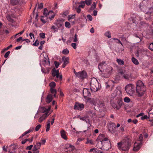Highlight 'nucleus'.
Wrapping results in <instances>:
<instances>
[{"label": "nucleus", "mask_w": 153, "mask_h": 153, "mask_svg": "<svg viewBox=\"0 0 153 153\" xmlns=\"http://www.w3.org/2000/svg\"><path fill=\"white\" fill-rule=\"evenodd\" d=\"M83 94L84 98L87 100V101H90L91 99L89 97L91 96V94L88 88H84L83 91Z\"/></svg>", "instance_id": "0eeeda50"}, {"label": "nucleus", "mask_w": 153, "mask_h": 153, "mask_svg": "<svg viewBox=\"0 0 153 153\" xmlns=\"http://www.w3.org/2000/svg\"><path fill=\"white\" fill-rule=\"evenodd\" d=\"M51 29L53 30L54 32H56L58 31V28L56 27L55 26L53 25L51 27Z\"/></svg>", "instance_id": "49530a36"}, {"label": "nucleus", "mask_w": 153, "mask_h": 153, "mask_svg": "<svg viewBox=\"0 0 153 153\" xmlns=\"http://www.w3.org/2000/svg\"><path fill=\"white\" fill-rule=\"evenodd\" d=\"M71 46L75 49L76 48V45L75 43H72L71 44Z\"/></svg>", "instance_id": "4d7b16f0"}, {"label": "nucleus", "mask_w": 153, "mask_h": 153, "mask_svg": "<svg viewBox=\"0 0 153 153\" xmlns=\"http://www.w3.org/2000/svg\"><path fill=\"white\" fill-rule=\"evenodd\" d=\"M85 3L84 1H81L80 3V4L79 5V7L83 8L85 5Z\"/></svg>", "instance_id": "ea45409f"}, {"label": "nucleus", "mask_w": 153, "mask_h": 153, "mask_svg": "<svg viewBox=\"0 0 153 153\" xmlns=\"http://www.w3.org/2000/svg\"><path fill=\"white\" fill-rule=\"evenodd\" d=\"M50 91L52 94H56V90L53 88H51Z\"/></svg>", "instance_id": "603ef678"}, {"label": "nucleus", "mask_w": 153, "mask_h": 153, "mask_svg": "<svg viewBox=\"0 0 153 153\" xmlns=\"http://www.w3.org/2000/svg\"><path fill=\"white\" fill-rule=\"evenodd\" d=\"M43 7V4L42 3H41L38 5V9H41Z\"/></svg>", "instance_id": "69168bd1"}, {"label": "nucleus", "mask_w": 153, "mask_h": 153, "mask_svg": "<svg viewBox=\"0 0 153 153\" xmlns=\"http://www.w3.org/2000/svg\"><path fill=\"white\" fill-rule=\"evenodd\" d=\"M78 40V39L77 38V35H76V34H75V35L74 36L73 42H76Z\"/></svg>", "instance_id": "5fc2aeb1"}, {"label": "nucleus", "mask_w": 153, "mask_h": 153, "mask_svg": "<svg viewBox=\"0 0 153 153\" xmlns=\"http://www.w3.org/2000/svg\"><path fill=\"white\" fill-rule=\"evenodd\" d=\"M149 49L152 51H153V42L151 43L149 47Z\"/></svg>", "instance_id": "13d9d810"}, {"label": "nucleus", "mask_w": 153, "mask_h": 153, "mask_svg": "<svg viewBox=\"0 0 153 153\" xmlns=\"http://www.w3.org/2000/svg\"><path fill=\"white\" fill-rule=\"evenodd\" d=\"M140 9L143 11H146V9H147V7L146 6H140Z\"/></svg>", "instance_id": "e2e57ef3"}, {"label": "nucleus", "mask_w": 153, "mask_h": 153, "mask_svg": "<svg viewBox=\"0 0 153 153\" xmlns=\"http://www.w3.org/2000/svg\"><path fill=\"white\" fill-rule=\"evenodd\" d=\"M6 18L9 21L12 23L13 22V20L9 15H7Z\"/></svg>", "instance_id": "72a5a7b5"}, {"label": "nucleus", "mask_w": 153, "mask_h": 153, "mask_svg": "<svg viewBox=\"0 0 153 153\" xmlns=\"http://www.w3.org/2000/svg\"><path fill=\"white\" fill-rule=\"evenodd\" d=\"M104 134H100L96 140V143L97 148L101 149L103 150H108L109 149L108 148L105 149L102 146V143L103 142L102 137H104Z\"/></svg>", "instance_id": "39448f33"}, {"label": "nucleus", "mask_w": 153, "mask_h": 153, "mask_svg": "<svg viewBox=\"0 0 153 153\" xmlns=\"http://www.w3.org/2000/svg\"><path fill=\"white\" fill-rule=\"evenodd\" d=\"M43 64L44 65H50V62L49 59L47 56H46L45 57H44L42 60Z\"/></svg>", "instance_id": "a211bd4d"}, {"label": "nucleus", "mask_w": 153, "mask_h": 153, "mask_svg": "<svg viewBox=\"0 0 153 153\" xmlns=\"http://www.w3.org/2000/svg\"><path fill=\"white\" fill-rule=\"evenodd\" d=\"M87 17L90 21H91L92 20L93 18L92 16L90 15H88L87 16Z\"/></svg>", "instance_id": "774afa93"}, {"label": "nucleus", "mask_w": 153, "mask_h": 153, "mask_svg": "<svg viewBox=\"0 0 153 153\" xmlns=\"http://www.w3.org/2000/svg\"><path fill=\"white\" fill-rule=\"evenodd\" d=\"M136 89L137 96L140 97L142 96L146 90V86L140 80H138L137 82Z\"/></svg>", "instance_id": "f03ea898"}, {"label": "nucleus", "mask_w": 153, "mask_h": 153, "mask_svg": "<svg viewBox=\"0 0 153 153\" xmlns=\"http://www.w3.org/2000/svg\"><path fill=\"white\" fill-rule=\"evenodd\" d=\"M120 75L124 79H128L131 76L129 73L125 70H121L119 72Z\"/></svg>", "instance_id": "1a4fd4ad"}, {"label": "nucleus", "mask_w": 153, "mask_h": 153, "mask_svg": "<svg viewBox=\"0 0 153 153\" xmlns=\"http://www.w3.org/2000/svg\"><path fill=\"white\" fill-rule=\"evenodd\" d=\"M41 38L44 39L45 38V34L44 33H41L39 34Z\"/></svg>", "instance_id": "680f3d73"}, {"label": "nucleus", "mask_w": 153, "mask_h": 153, "mask_svg": "<svg viewBox=\"0 0 153 153\" xmlns=\"http://www.w3.org/2000/svg\"><path fill=\"white\" fill-rule=\"evenodd\" d=\"M54 64H55L56 68H57L59 65V62H58L57 61H55L54 62Z\"/></svg>", "instance_id": "052dcab7"}, {"label": "nucleus", "mask_w": 153, "mask_h": 153, "mask_svg": "<svg viewBox=\"0 0 153 153\" xmlns=\"http://www.w3.org/2000/svg\"><path fill=\"white\" fill-rule=\"evenodd\" d=\"M135 19H136V20H135V21H136V22H135V23H137V22L138 21H139V22H141L142 21V18L140 17V16H137L136 17H135Z\"/></svg>", "instance_id": "2f4dec72"}, {"label": "nucleus", "mask_w": 153, "mask_h": 153, "mask_svg": "<svg viewBox=\"0 0 153 153\" xmlns=\"http://www.w3.org/2000/svg\"><path fill=\"white\" fill-rule=\"evenodd\" d=\"M75 75L81 79H83L85 78L87 76V74L85 71L82 72H75Z\"/></svg>", "instance_id": "9d476101"}, {"label": "nucleus", "mask_w": 153, "mask_h": 153, "mask_svg": "<svg viewBox=\"0 0 153 153\" xmlns=\"http://www.w3.org/2000/svg\"><path fill=\"white\" fill-rule=\"evenodd\" d=\"M114 40H117V41H116V42L117 43H120V44H121V45H122V46H123V44L118 39H117V38H114L113 39Z\"/></svg>", "instance_id": "6e6d98bb"}, {"label": "nucleus", "mask_w": 153, "mask_h": 153, "mask_svg": "<svg viewBox=\"0 0 153 153\" xmlns=\"http://www.w3.org/2000/svg\"><path fill=\"white\" fill-rule=\"evenodd\" d=\"M124 101L125 102H129L130 101V99L128 97H126L124 98Z\"/></svg>", "instance_id": "09e8293b"}, {"label": "nucleus", "mask_w": 153, "mask_h": 153, "mask_svg": "<svg viewBox=\"0 0 153 153\" xmlns=\"http://www.w3.org/2000/svg\"><path fill=\"white\" fill-rule=\"evenodd\" d=\"M93 150H94V152L97 153H103L100 150H98L96 148H92L91 149H90V152H92V151H93Z\"/></svg>", "instance_id": "cd10ccee"}, {"label": "nucleus", "mask_w": 153, "mask_h": 153, "mask_svg": "<svg viewBox=\"0 0 153 153\" xmlns=\"http://www.w3.org/2000/svg\"><path fill=\"white\" fill-rule=\"evenodd\" d=\"M62 59L64 62L62 66L63 68H64L69 63V58L68 57H65L64 56L62 57Z\"/></svg>", "instance_id": "dca6fc26"}, {"label": "nucleus", "mask_w": 153, "mask_h": 153, "mask_svg": "<svg viewBox=\"0 0 153 153\" xmlns=\"http://www.w3.org/2000/svg\"><path fill=\"white\" fill-rule=\"evenodd\" d=\"M153 14V13H151L149 12H147L145 15L146 19V20H149L151 19V16Z\"/></svg>", "instance_id": "b1692460"}, {"label": "nucleus", "mask_w": 153, "mask_h": 153, "mask_svg": "<svg viewBox=\"0 0 153 153\" xmlns=\"http://www.w3.org/2000/svg\"><path fill=\"white\" fill-rule=\"evenodd\" d=\"M59 72L58 70H56L55 68H53L52 70V75L53 76H56L57 74H58Z\"/></svg>", "instance_id": "a878e982"}, {"label": "nucleus", "mask_w": 153, "mask_h": 153, "mask_svg": "<svg viewBox=\"0 0 153 153\" xmlns=\"http://www.w3.org/2000/svg\"><path fill=\"white\" fill-rule=\"evenodd\" d=\"M56 78L57 79H58L59 80H60V81L62 80V75H59V72L58 73V74H57L56 75Z\"/></svg>", "instance_id": "79ce46f5"}, {"label": "nucleus", "mask_w": 153, "mask_h": 153, "mask_svg": "<svg viewBox=\"0 0 153 153\" xmlns=\"http://www.w3.org/2000/svg\"><path fill=\"white\" fill-rule=\"evenodd\" d=\"M48 115L47 114V113H45L42 116L40 117L39 120V123H41L43 120H45L48 117Z\"/></svg>", "instance_id": "aec40b11"}, {"label": "nucleus", "mask_w": 153, "mask_h": 153, "mask_svg": "<svg viewBox=\"0 0 153 153\" xmlns=\"http://www.w3.org/2000/svg\"><path fill=\"white\" fill-rule=\"evenodd\" d=\"M131 140L126 138L121 142L118 143L117 147L119 149L124 151H128L131 146Z\"/></svg>", "instance_id": "f257e3e1"}, {"label": "nucleus", "mask_w": 153, "mask_h": 153, "mask_svg": "<svg viewBox=\"0 0 153 153\" xmlns=\"http://www.w3.org/2000/svg\"><path fill=\"white\" fill-rule=\"evenodd\" d=\"M148 118V116L147 115H144L143 116L141 117V119L142 120H144L145 119H146Z\"/></svg>", "instance_id": "338daca9"}, {"label": "nucleus", "mask_w": 153, "mask_h": 153, "mask_svg": "<svg viewBox=\"0 0 153 153\" xmlns=\"http://www.w3.org/2000/svg\"><path fill=\"white\" fill-rule=\"evenodd\" d=\"M65 151L68 153L70 152L71 153L75 149V147L71 145H68L66 146Z\"/></svg>", "instance_id": "ddd939ff"}, {"label": "nucleus", "mask_w": 153, "mask_h": 153, "mask_svg": "<svg viewBox=\"0 0 153 153\" xmlns=\"http://www.w3.org/2000/svg\"><path fill=\"white\" fill-rule=\"evenodd\" d=\"M137 25L141 27L142 26H146L147 24L143 21L139 22H137Z\"/></svg>", "instance_id": "c85d7f7f"}, {"label": "nucleus", "mask_w": 153, "mask_h": 153, "mask_svg": "<svg viewBox=\"0 0 153 153\" xmlns=\"http://www.w3.org/2000/svg\"><path fill=\"white\" fill-rule=\"evenodd\" d=\"M131 60L133 63L136 65H137L139 64V62L138 60L135 58L133 57L131 59Z\"/></svg>", "instance_id": "7c9ffc66"}, {"label": "nucleus", "mask_w": 153, "mask_h": 153, "mask_svg": "<svg viewBox=\"0 0 153 153\" xmlns=\"http://www.w3.org/2000/svg\"><path fill=\"white\" fill-rule=\"evenodd\" d=\"M125 89L127 93L131 96L132 95L134 92V86L131 84H129L126 85Z\"/></svg>", "instance_id": "423d86ee"}, {"label": "nucleus", "mask_w": 153, "mask_h": 153, "mask_svg": "<svg viewBox=\"0 0 153 153\" xmlns=\"http://www.w3.org/2000/svg\"><path fill=\"white\" fill-rule=\"evenodd\" d=\"M105 63V62L104 61H102V62H101L100 64L99 65L98 68L100 71H101V70L100 69V68H102V67Z\"/></svg>", "instance_id": "4c0bfd02"}, {"label": "nucleus", "mask_w": 153, "mask_h": 153, "mask_svg": "<svg viewBox=\"0 0 153 153\" xmlns=\"http://www.w3.org/2000/svg\"><path fill=\"white\" fill-rule=\"evenodd\" d=\"M41 126L40 124H39L37 125L36 127L35 128V130L36 131H38L39 129L40 128Z\"/></svg>", "instance_id": "3c124183"}, {"label": "nucleus", "mask_w": 153, "mask_h": 153, "mask_svg": "<svg viewBox=\"0 0 153 153\" xmlns=\"http://www.w3.org/2000/svg\"><path fill=\"white\" fill-rule=\"evenodd\" d=\"M62 53L65 55L68 54L69 53V51L67 49H64L62 51Z\"/></svg>", "instance_id": "a18cd8bd"}, {"label": "nucleus", "mask_w": 153, "mask_h": 153, "mask_svg": "<svg viewBox=\"0 0 153 153\" xmlns=\"http://www.w3.org/2000/svg\"><path fill=\"white\" fill-rule=\"evenodd\" d=\"M39 44V42L38 40L36 39L35 42L33 44V45L35 46H37Z\"/></svg>", "instance_id": "864d4df0"}, {"label": "nucleus", "mask_w": 153, "mask_h": 153, "mask_svg": "<svg viewBox=\"0 0 153 153\" xmlns=\"http://www.w3.org/2000/svg\"><path fill=\"white\" fill-rule=\"evenodd\" d=\"M108 128L111 132L114 131L115 128V124L114 123H109L108 125Z\"/></svg>", "instance_id": "6ab92c4d"}, {"label": "nucleus", "mask_w": 153, "mask_h": 153, "mask_svg": "<svg viewBox=\"0 0 153 153\" xmlns=\"http://www.w3.org/2000/svg\"><path fill=\"white\" fill-rule=\"evenodd\" d=\"M55 86L56 84L54 82H51L49 84V86L51 88H54L55 87Z\"/></svg>", "instance_id": "a19ab883"}, {"label": "nucleus", "mask_w": 153, "mask_h": 153, "mask_svg": "<svg viewBox=\"0 0 153 153\" xmlns=\"http://www.w3.org/2000/svg\"><path fill=\"white\" fill-rule=\"evenodd\" d=\"M75 17V14L74 15H70L68 17V20L70 22H71V19H74Z\"/></svg>", "instance_id": "c756f323"}, {"label": "nucleus", "mask_w": 153, "mask_h": 153, "mask_svg": "<svg viewBox=\"0 0 153 153\" xmlns=\"http://www.w3.org/2000/svg\"><path fill=\"white\" fill-rule=\"evenodd\" d=\"M96 3L95 2H94L90 7V10H93L96 7Z\"/></svg>", "instance_id": "c03bdc74"}, {"label": "nucleus", "mask_w": 153, "mask_h": 153, "mask_svg": "<svg viewBox=\"0 0 153 153\" xmlns=\"http://www.w3.org/2000/svg\"><path fill=\"white\" fill-rule=\"evenodd\" d=\"M84 108V105L82 103H80L78 102H76L74 106L75 110H81Z\"/></svg>", "instance_id": "9b49d317"}, {"label": "nucleus", "mask_w": 153, "mask_h": 153, "mask_svg": "<svg viewBox=\"0 0 153 153\" xmlns=\"http://www.w3.org/2000/svg\"><path fill=\"white\" fill-rule=\"evenodd\" d=\"M113 72L112 68L111 66L108 67L107 69L106 73L107 74V75H105L104 74L103 75H102V76H103L105 78H108L109 77L110 75L112 74Z\"/></svg>", "instance_id": "f8f14e48"}, {"label": "nucleus", "mask_w": 153, "mask_h": 153, "mask_svg": "<svg viewBox=\"0 0 153 153\" xmlns=\"http://www.w3.org/2000/svg\"><path fill=\"white\" fill-rule=\"evenodd\" d=\"M34 129V128L33 127H31L28 130L25 132V133L22 135L21 137H23L25 135L33 131Z\"/></svg>", "instance_id": "5701e85b"}, {"label": "nucleus", "mask_w": 153, "mask_h": 153, "mask_svg": "<svg viewBox=\"0 0 153 153\" xmlns=\"http://www.w3.org/2000/svg\"><path fill=\"white\" fill-rule=\"evenodd\" d=\"M105 36L108 37V38H111V34L109 31H108L106 32L105 33Z\"/></svg>", "instance_id": "58836bf2"}, {"label": "nucleus", "mask_w": 153, "mask_h": 153, "mask_svg": "<svg viewBox=\"0 0 153 153\" xmlns=\"http://www.w3.org/2000/svg\"><path fill=\"white\" fill-rule=\"evenodd\" d=\"M10 2L13 5H15L19 3V0H10Z\"/></svg>", "instance_id": "bb28decb"}, {"label": "nucleus", "mask_w": 153, "mask_h": 153, "mask_svg": "<svg viewBox=\"0 0 153 153\" xmlns=\"http://www.w3.org/2000/svg\"><path fill=\"white\" fill-rule=\"evenodd\" d=\"M142 144L143 143L142 142H140L139 143L135 142L134 144L133 150L136 151H138L140 149Z\"/></svg>", "instance_id": "4468645a"}, {"label": "nucleus", "mask_w": 153, "mask_h": 153, "mask_svg": "<svg viewBox=\"0 0 153 153\" xmlns=\"http://www.w3.org/2000/svg\"><path fill=\"white\" fill-rule=\"evenodd\" d=\"M117 61L118 64L120 65H123L124 64V62L120 59H117Z\"/></svg>", "instance_id": "473e14b6"}, {"label": "nucleus", "mask_w": 153, "mask_h": 153, "mask_svg": "<svg viewBox=\"0 0 153 153\" xmlns=\"http://www.w3.org/2000/svg\"><path fill=\"white\" fill-rule=\"evenodd\" d=\"M10 52V51H8L5 54L4 57L5 58H7L8 57L9 55Z\"/></svg>", "instance_id": "bf43d9fd"}, {"label": "nucleus", "mask_w": 153, "mask_h": 153, "mask_svg": "<svg viewBox=\"0 0 153 153\" xmlns=\"http://www.w3.org/2000/svg\"><path fill=\"white\" fill-rule=\"evenodd\" d=\"M64 20L62 19H58L54 22L55 25L58 28H61L63 29L64 28L63 22Z\"/></svg>", "instance_id": "6e6552de"}, {"label": "nucleus", "mask_w": 153, "mask_h": 153, "mask_svg": "<svg viewBox=\"0 0 153 153\" xmlns=\"http://www.w3.org/2000/svg\"><path fill=\"white\" fill-rule=\"evenodd\" d=\"M143 136L142 134H140L139 135V138L138 139V140L140 141V142H142L143 140Z\"/></svg>", "instance_id": "de8ad7c7"}, {"label": "nucleus", "mask_w": 153, "mask_h": 153, "mask_svg": "<svg viewBox=\"0 0 153 153\" xmlns=\"http://www.w3.org/2000/svg\"><path fill=\"white\" fill-rule=\"evenodd\" d=\"M48 10L46 8H45L43 11V14L45 15V16H49L50 14H52L53 13L52 11H50L49 12H47Z\"/></svg>", "instance_id": "412c9836"}, {"label": "nucleus", "mask_w": 153, "mask_h": 153, "mask_svg": "<svg viewBox=\"0 0 153 153\" xmlns=\"http://www.w3.org/2000/svg\"><path fill=\"white\" fill-rule=\"evenodd\" d=\"M47 124L46 126V131L48 132L49 131L50 126V121L48 120V121L47 122Z\"/></svg>", "instance_id": "f704fd0d"}, {"label": "nucleus", "mask_w": 153, "mask_h": 153, "mask_svg": "<svg viewBox=\"0 0 153 153\" xmlns=\"http://www.w3.org/2000/svg\"><path fill=\"white\" fill-rule=\"evenodd\" d=\"M100 85L97 79L95 78H92L90 82V88L92 91L96 92L100 89Z\"/></svg>", "instance_id": "20e7f679"}, {"label": "nucleus", "mask_w": 153, "mask_h": 153, "mask_svg": "<svg viewBox=\"0 0 153 153\" xmlns=\"http://www.w3.org/2000/svg\"><path fill=\"white\" fill-rule=\"evenodd\" d=\"M12 45H10L9 46H8V47H7L6 48H5L4 49H3L1 52V53H3L5 51L7 50L10 48H12Z\"/></svg>", "instance_id": "c9c22d12"}, {"label": "nucleus", "mask_w": 153, "mask_h": 153, "mask_svg": "<svg viewBox=\"0 0 153 153\" xmlns=\"http://www.w3.org/2000/svg\"><path fill=\"white\" fill-rule=\"evenodd\" d=\"M65 27L68 28H70L71 27L70 23L67 22H65Z\"/></svg>", "instance_id": "8fccbe9b"}, {"label": "nucleus", "mask_w": 153, "mask_h": 153, "mask_svg": "<svg viewBox=\"0 0 153 153\" xmlns=\"http://www.w3.org/2000/svg\"><path fill=\"white\" fill-rule=\"evenodd\" d=\"M52 100V96L51 94L48 95L46 98V102L48 103H50Z\"/></svg>", "instance_id": "393cba45"}, {"label": "nucleus", "mask_w": 153, "mask_h": 153, "mask_svg": "<svg viewBox=\"0 0 153 153\" xmlns=\"http://www.w3.org/2000/svg\"><path fill=\"white\" fill-rule=\"evenodd\" d=\"M51 107L50 106H48L47 107H42L40 108V110L42 111V113H47L48 114L51 109Z\"/></svg>", "instance_id": "2eb2a0df"}, {"label": "nucleus", "mask_w": 153, "mask_h": 153, "mask_svg": "<svg viewBox=\"0 0 153 153\" xmlns=\"http://www.w3.org/2000/svg\"><path fill=\"white\" fill-rule=\"evenodd\" d=\"M41 143L40 142L36 143V146L38 147V149H39L41 146Z\"/></svg>", "instance_id": "0e129e2a"}, {"label": "nucleus", "mask_w": 153, "mask_h": 153, "mask_svg": "<svg viewBox=\"0 0 153 153\" xmlns=\"http://www.w3.org/2000/svg\"><path fill=\"white\" fill-rule=\"evenodd\" d=\"M92 1V0H85L84 1L87 5L89 6L91 5Z\"/></svg>", "instance_id": "37998d69"}, {"label": "nucleus", "mask_w": 153, "mask_h": 153, "mask_svg": "<svg viewBox=\"0 0 153 153\" xmlns=\"http://www.w3.org/2000/svg\"><path fill=\"white\" fill-rule=\"evenodd\" d=\"M61 134L62 137L65 140L67 139V137L66 135L65 131L64 130H62L61 131Z\"/></svg>", "instance_id": "4be33fe9"}, {"label": "nucleus", "mask_w": 153, "mask_h": 153, "mask_svg": "<svg viewBox=\"0 0 153 153\" xmlns=\"http://www.w3.org/2000/svg\"><path fill=\"white\" fill-rule=\"evenodd\" d=\"M122 96L121 91L117 88H116L112 94L111 96L114 98L118 99L119 102L118 105H116L115 107L116 108L119 109L120 108L122 104V101H121L120 99Z\"/></svg>", "instance_id": "7ed1b4c3"}, {"label": "nucleus", "mask_w": 153, "mask_h": 153, "mask_svg": "<svg viewBox=\"0 0 153 153\" xmlns=\"http://www.w3.org/2000/svg\"><path fill=\"white\" fill-rule=\"evenodd\" d=\"M47 17L46 16H42L41 19V20L43 23H45L46 22V20L47 19Z\"/></svg>", "instance_id": "e433bc0d"}, {"label": "nucleus", "mask_w": 153, "mask_h": 153, "mask_svg": "<svg viewBox=\"0 0 153 153\" xmlns=\"http://www.w3.org/2000/svg\"><path fill=\"white\" fill-rule=\"evenodd\" d=\"M97 104L100 108H104L105 107V104L104 101L102 100H98L97 101Z\"/></svg>", "instance_id": "f3484780"}]
</instances>
